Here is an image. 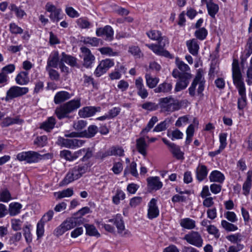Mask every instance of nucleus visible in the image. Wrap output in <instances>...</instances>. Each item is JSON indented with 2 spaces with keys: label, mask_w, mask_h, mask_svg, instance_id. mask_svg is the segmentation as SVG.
<instances>
[{
  "label": "nucleus",
  "mask_w": 252,
  "mask_h": 252,
  "mask_svg": "<svg viewBox=\"0 0 252 252\" xmlns=\"http://www.w3.org/2000/svg\"><path fill=\"white\" fill-rule=\"evenodd\" d=\"M180 225L187 229H193L196 227V222L190 218L182 219L180 221Z\"/></svg>",
  "instance_id": "473e14b6"
},
{
  "label": "nucleus",
  "mask_w": 252,
  "mask_h": 252,
  "mask_svg": "<svg viewBox=\"0 0 252 252\" xmlns=\"http://www.w3.org/2000/svg\"><path fill=\"white\" fill-rule=\"evenodd\" d=\"M84 141L78 139H65L59 137L57 141V144L61 146L70 149H74L83 145Z\"/></svg>",
  "instance_id": "ddd939ff"
},
{
  "label": "nucleus",
  "mask_w": 252,
  "mask_h": 252,
  "mask_svg": "<svg viewBox=\"0 0 252 252\" xmlns=\"http://www.w3.org/2000/svg\"><path fill=\"white\" fill-rule=\"evenodd\" d=\"M98 131V128L95 125L90 126L87 130L80 132H72L64 135L66 137H86L92 138L94 137Z\"/></svg>",
  "instance_id": "9b49d317"
},
{
  "label": "nucleus",
  "mask_w": 252,
  "mask_h": 252,
  "mask_svg": "<svg viewBox=\"0 0 252 252\" xmlns=\"http://www.w3.org/2000/svg\"><path fill=\"white\" fill-rule=\"evenodd\" d=\"M46 10L50 13L49 17L53 22H58L61 18L60 17L62 9L57 8L55 5L51 2H47L45 5Z\"/></svg>",
  "instance_id": "dca6fc26"
},
{
  "label": "nucleus",
  "mask_w": 252,
  "mask_h": 252,
  "mask_svg": "<svg viewBox=\"0 0 252 252\" xmlns=\"http://www.w3.org/2000/svg\"><path fill=\"white\" fill-rule=\"evenodd\" d=\"M176 63L178 68L182 71L181 72H187V71L189 69L188 64L178 59L176 60Z\"/></svg>",
  "instance_id": "0e129e2a"
},
{
  "label": "nucleus",
  "mask_w": 252,
  "mask_h": 252,
  "mask_svg": "<svg viewBox=\"0 0 252 252\" xmlns=\"http://www.w3.org/2000/svg\"><path fill=\"white\" fill-rule=\"evenodd\" d=\"M73 194V190L72 189L68 188L62 191L55 192V196H57L58 199H61L64 197H70Z\"/></svg>",
  "instance_id": "ea45409f"
},
{
  "label": "nucleus",
  "mask_w": 252,
  "mask_h": 252,
  "mask_svg": "<svg viewBox=\"0 0 252 252\" xmlns=\"http://www.w3.org/2000/svg\"><path fill=\"white\" fill-rule=\"evenodd\" d=\"M17 159L20 161H26L28 163H33L40 160L41 156L34 151L23 152L17 155Z\"/></svg>",
  "instance_id": "9d476101"
},
{
  "label": "nucleus",
  "mask_w": 252,
  "mask_h": 252,
  "mask_svg": "<svg viewBox=\"0 0 252 252\" xmlns=\"http://www.w3.org/2000/svg\"><path fill=\"white\" fill-rule=\"evenodd\" d=\"M170 149L173 156L177 159H182L184 158V153L181 151L179 146L174 144Z\"/></svg>",
  "instance_id": "4c0bfd02"
},
{
  "label": "nucleus",
  "mask_w": 252,
  "mask_h": 252,
  "mask_svg": "<svg viewBox=\"0 0 252 252\" xmlns=\"http://www.w3.org/2000/svg\"><path fill=\"white\" fill-rule=\"evenodd\" d=\"M59 54L57 51L52 52L47 60L46 67L57 68L59 63Z\"/></svg>",
  "instance_id": "a878e982"
},
{
  "label": "nucleus",
  "mask_w": 252,
  "mask_h": 252,
  "mask_svg": "<svg viewBox=\"0 0 252 252\" xmlns=\"http://www.w3.org/2000/svg\"><path fill=\"white\" fill-rule=\"evenodd\" d=\"M232 78L233 83L238 90L239 94L241 96L238 100V107L239 109H243L247 104L246 89L239 63L236 60H234L232 63Z\"/></svg>",
  "instance_id": "f03ea898"
},
{
  "label": "nucleus",
  "mask_w": 252,
  "mask_h": 252,
  "mask_svg": "<svg viewBox=\"0 0 252 252\" xmlns=\"http://www.w3.org/2000/svg\"><path fill=\"white\" fill-rule=\"evenodd\" d=\"M184 239L189 244L197 248H200L203 245V240L200 234L197 231H190L185 235Z\"/></svg>",
  "instance_id": "f8f14e48"
},
{
  "label": "nucleus",
  "mask_w": 252,
  "mask_h": 252,
  "mask_svg": "<svg viewBox=\"0 0 252 252\" xmlns=\"http://www.w3.org/2000/svg\"><path fill=\"white\" fill-rule=\"evenodd\" d=\"M9 26L10 32L12 34H22L23 32V30L15 23H11Z\"/></svg>",
  "instance_id": "8fccbe9b"
},
{
  "label": "nucleus",
  "mask_w": 252,
  "mask_h": 252,
  "mask_svg": "<svg viewBox=\"0 0 252 252\" xmlns=\"http://www.w3.org/2000/svg\"><path fill=\"white\" fill-rule=\"evenodd\" d=\"M172 88V84L171 82L164 81L158 85L154 91L155 93L168 94L170 93Z\"/></svg>",
  "instance_id": "bb28decb"
},
{
  "label": "nucleus",
  "mask_w": 252,
  "mask_h": 252,
  "mask_svg": "<svg viewBox=\"0 0 252 252\" xmlns=\"http://www.w3.org/2000/svg\"><path fill=\"white\" fill-rule=\"evenodd\" d=\"M56 123V119L54 117H50L40 125V128L46 131H50L54 127Z\"/></svg>",
  "instance_id": "c756f323"
},
{
  "label": "nucleus",
  "mask_w": 252,
  "mask_h": 252,
  "mask_svg": "<svg viewBox=\"0 0 252 252\" xmlns=\"http://www.w3.org/2000/svg\"><path fill=\"white\" fill-rule=\"evenodd\" d=\"M111 154L112 156H123L124 151L123 149L120 147H112L110 148Z\"/></svg>",
  "instance_id": "680f3d73"
},
{
  "label": "nucleus",
  "mask_w": 252,
  "mask_h": 252,
  "mask_svg": "<svg viewBox=\"0 0 252 252\" xmlns=\"http://www.w3.org/2000/svg\"><path fill=\"white\" fill-rule=\"evenodd\" d=\"M169 120L165 119L164 121L158 124L154 128V132H160L165 130L168 127Z\"/></svg>",
  "instance_id": "c03bdc74"
},
{
  "label": "nucleus",
  "mask_w": 252,
  "mask_h": 252,
  "mask_svg": "<svg viewBox=\"0 0 252 252\" xmlns=\"http://www.w3.org/2000/svg\"><path fill=\"white\" fill-rule=\"evenodd\" d=\"M158 121V117L156 116H153L150 120L146 127L142 129L140 134H143L146 133H148L150 130L153 127L155 124Z\"/></svg>",
  "instance_id": "a19ab883"
},
{
  "label": "nucleus",
  "mask_w": 252,
  "mask_h": 252,
  "mask_svg": "<svg viewBox=\"0 0 252 252\" xmlns=\"http://www.w3.org/2000/svg\"><path fill=\"white\" fill-rule=\"evenodd\" d=\"M125 197V193L122 190L118 189L117 190L115 195L113 197V202L117 205L119 204L120 200H124Z\"/></svg>",
  "instance_id": "49530a36"
},
{
  "label": "nucleus",
  "mask_w": 252,
  "mask_h": 252,
  "mask_svg": "<svg viewBox=\"0 0 252 252\" xmlns=\"http://www.w3.org/2000/svg\"><path fill=\"white\" fill-rule=\"evenodd\" d=\"M147 35L151 39L158 41V44L146 45L154 53L158 56H163L169 59L173 58V56L168 51L164 49L166 43H168V42L165 37L161 36V33L159 31L151 30L147 32Z\"/></svg>",
  "instance_id": "f257e3e1"
},
{
  "label": "nucleus",
  "mask_w": 252,
  "mask_h": 252,
  "mask_svg": "<svg viewBox=\"0 0 252 252\" xmlns=\"http://www.w3.org/2000/svg\"><path fill=\"white\" fill-rule=\"evenodd\" d=\"M186 45L190 54L193 56H196L198 54L199 47L198 41L196 39L194 38L188 40L186 42Z\"/></svg>",
  "instance_id": "cd10ccee"
},
{
  "label": "nucleus",
  "mask_w": 252,
  "mask_h": 252,
  "mask_svg": "<svg viewBox=\"0 0 252 252\" xmlns=\"http://www.w3.org/2000/svg\"><path fill=\"white\" fill-rule=\"evenodd\" d=\"M145 78L146 85L150 89L155 88L159 81L158 77H154L149 73H146Z\"/></svg>",
  "instance_id": "72a5a7b5"
},
{
  "label": "nucleus",
  "mask_w": 252,
  "mask_h": 252,
  "mask_svg": "<svg viewBox=\"0 0 252 252\" xmlns=\"http://www.w3.org/2000/svg\"><path fill=\"white\" fill-rule=\"evenodd\" d=\"M195 173L196 180L199 182H202L207 177L208 167L203 164L199 163L195 169Z\"/></svg>",
  "instance_id": "412c9836"
},
{
  "label": "nucleus",
  "mask_w": 252,
  "mask_h": 252,
  "mask_svg": "<svg viewBox=\"0 0 252 252\" xmlns=\"http://www.w3.org/2000/svg\"><path fill=\"white\" fill-rule=\"evenodd\" d=\"M21 121L18 117L16 118H10L7 117L4 119L3 122V126H9L11 125L18 124L21 122Z\"/></svg>",
  "instance_id": "5fc2aeb1"
},
{
  "label": "nucleus",
  "mask_w": 252,
  "mask_h": 252,
  "mask_svg": "<svg viewBox=\"0 0 252 252\" xmlns=\"http://www.w3.org/2000/svg\"><path fill=\"white\" fill-rule=\"evenodd\" d=\"M96 34L98 36L105 35V39L111 41L113 38L114 31L112 27L110 26H106L104 28H98L96 31Z\"/></svg>",
  "instance_id": "6ab92c4d"
},
{
  "label": "nucleus",
  "mask_w": 252,
  "mask_h": 252,
  "mask_svg": "<svg viewBox=\"0 0 252 252\" xmlns=\"http://www.w3.org/2000/svg\"><path fill=\"white\" fill-rule=\"evenodd\" d=\"M84 226L86 230L87 234L90 236H94L97 237L100 236V234L98 233L94 225L92 224H86Z\"/></svg>",
  "instance_id": "79ce46f5"
},
{
  "label": "nucleus",
  "mask_w": 252,
  "mask_h": 252,
  "mask_svg": "<svg viewBox=\"0 0 252 252\" xmlns=\"http://www.w3.org/2000/svg\"><path fill=\"white\" fill-rule=\"evenodd\" d=\"M108 222L113 223L116 225L118 233L122 237H128L131 236L130 232L125 228L124 222L121 215H116L114 218L109 220Z\"/></svg>",
  "instance_id": "1a4fd4ad"
},
{
  "label": "nucleus",
  "mask_w": 252,
  "mask_h": 252,
  "mask_svg": "<svg viewBox=\"0 0 252 252\" xmlns=\"http://www.w3.org/2000/svg\"><path fill=\"white\" fill-rule=\"evenodd\" d=\"M86 121L80 120L74 122L73 127L77 131H81L86 126Z\"/></svg>",
  "instance_id": "864d4df0"
},
{
  "label": "nucleus",
  "mask_w": 252,
  "mask_h": 252,
  "mask_svg": "<svg viewBox=\"0 0 252 252\" xmlns=\"http://www.w3.org/2000/svg\"><path fill=\"white\" fill-rule=\"evenodd\" d=\"M88 170L87 164H80L70 169L62 181L63 185H67L81 178Z\"/></svg>",
  "instance_id": "20e7f679"
},
{
  "label": "nucleus",
  "mask_w": 252,
  "mask_h": 252,
  "mask_svg": "<svg viewBox=\"0 0 252 252\" xmlns=\"http://www.w3.org/2000/svg\"><path fill=\"white\" fill-rule=\"evenodd\" d=\"M194 34L198 39L202 40L206 37L208 32L205 28H201L196 30Z\"/></svg>",
  "instance_id": "3c124183"
},
{
  "label": "nucleus",
  "mask_w": 252,
  "mask_h": 252,
  "mask_svg": "<svg viewBox=\"0 0 252 252\" xmlns=\"http://www.w3.org/2000/svg\"><path fill=\"white\" fill-rule=\"evenodd\" d=\"M206 6L209 15L212 18H215L216 14L219 11V5L213 2L212 0H208L206 2Z\"/></svg>",
  "instance_id": "2f4dec72"
},
{
  "label": "nucleus",
  "mask_w": 252,
  "mask_h": 252,
  "mask_svg": "<svg viewBox=\"0 0 252 252\" xmlns=\"http://www.w3.org/2000/svg\"><path fill=\"white\" fill-rule=\"evenodd\" d=\"M29 91L28 87H21L17 86L11 87L7 91L5 100L9 101L15 98L20 97L27 94Z\"/></svg>",
  "instance_id": "6e6552de"
},
{
  "label": "nucleus",
  "mask_w": 252,
  "mask_h": 252,
  "mask_svg": "<svg viewBox=\"0 0 252 252\" xmlns=\"http://www.w3.org/2000/svg\"><path fill=\"white\" fill-rule=\"evenodd\" d=\"M172 75L175 78H178L175 87V92H178L187 88L189 84L191 75L188 72H181L178 70L174 69Z\"/></svg>",
  "instance_id": "0eeeda50"
},
{
  "label": "nucleus",
  "mask_w": 252,
  "mask_h": 252,
  "mask_svg": "<svg viewBox=\"0 0 252 252\" xmlns=\"http://www.w3.org/2000/svg\"><path fill=\"white\" fill-rule=\"evenodd\" d=\"M22 205L18 202L11 203L9 204V213L10 216H14L20 212Z\"/></svg>",
  "instance_id": "e433bc0d"
},
{
  "label": "nucleus",
  "mask_w": 252,
  "mask_h": 252,
  "mask_svg": "<svg viewBox=\"0 0 252 252\" xmlns=\"http://www.w3.org/2000/svg\"><path fill=\"white\" fill-rule=\"evenodd\" d=\"M158 104L162 111L170 113L179 110L181 107L179 101L171 96L159 98Z\"/></svg>",
  "instance_id": "423d86ee"
},
{
  "label": "nucleus",
  "mask_w": 252,
  "mask_h": 252,
  "mask_svg": "<svg viewBox=\"0 0 252 252\" xmlns=\"http://www.w3.org/2000/svg\"><path fill=\"white\" fill-rule=\"evenodd\" d=\"M83 153L80 160L84 162L90 159L93 156V151L90 148H83Z\"/></svg>",
  "instance_id": "603ef678"
},
{
  "label": "nucleus",
  "mask_w": 252,
  "mask_h": 252,
  "mask_svg": "<svg viewBox=\"0 0 252 252\" xmlns=\"http://www.w3.org/2000/svg\"><path fill=\"white\" fill-rule=\"evenodd\" d=\"M114 60L110 59H106L100 62L95 70L94 74L95 76L99 77L105 73L108 69L114 66Z\"/></svg>",
  "instance_id": "4468645a"
},
{
  "label": "nucleus",
  "mask_w": 252,
  "mask_h": 252,
  "mask_svg": "<svg viewBox=\"0 0 252 252\" xmlns=\"http://www.w3.org/2000/svg\"><path fill=\"white\" fill-rule=\"evenodd\" d=\"M46 70L48 72L49 77L51 80H58L59 79L60 74L57 71L48 67H46Z\"/></svg>",
  "instance_id": "13d9d810"
},
{
  "label": "nucleus",
  "mask_w": 252,
  "mask_h": 252,
  "mask_svg": "<svg viewBox=\"0 0 252 252\" xmlns=\"http://www.w3.org/2000/svg\"><path fill=\"white\" fill-rule=\"evenodd\" d=\"M100 110V107L86 106L79 110L78 115L81 118H88L94 116Z\"/></svg>",
  "instance_id": "a211bd4d"
},
{
  "label": "nucleus",
  "mask_w": 252,
  "mask_h": 252,
  "mask_svg": "<svg viewBox=\"0 0 252 252\" xmlns=\"http://www.w3.org/2000/svg\"><path fill=\"white\" fill-rule=\"evenodd\" d=\"M148 218L152 220L158 217L159 214L158 208L157 205V200L152 198L148 204Z\"/></svg>",
  "instance_id": "aec40b11"
},
{
  "label": "nucleus",
  "mask_w": 252,
  "mask_h": 252,
  "mask_svg": "<svg viewBox=\"0 0 252 252\" xmlns=\"http://www.w3.org/2000/svg\"><path fill=\"white\" fill-rule=\"evenodd\" d=\"M227 239L233 243H237L240 242L242 240V236L240 233L230 235L227 237Z\"/></svg>",
  "instance_id": "bf43d9fd"
},
{
  "label": "nucleus",
  "mask_w": 252,
  "mask_h": 252,
  "mask_svg": "<svg viewBox=\"0 0 252 252\" xmlns=\"http://www.w3.org/2000/svg\"><path fill=\"white\" fill-rule=\"evenodd\" d=\"M66 14L71 18L78 17L79 14L72 7H66L65 8Z\"/></svg>",
  "instance_id": "774afa93"
},
{
  "label": "nucleus",
  "mask_w": 252,
  "mask_h": 252,
  "mask_svg": "<svg viewBox=\"0 0 252 252\" xmlns=\"http://www.w3.org/2000/svg\"><path fill=\"white\" fill-rule=\"evenodd\" d=\"M207 231L210 234L214 235L215 237L217 238L220 237L219 231L214 225H209V226H208Z\"/></svg>",
  "instance_id": "69168bd1"
},
{
  "label": "nucleus",
  "mask_w": 252,
  "mask_h": 252,
  "mask_svg": "<svg viewBox=\"0 0 252 252\" xmlns=\"http://www.w3.org/2000/svg\"><path fill=\"white\" fill-rule=\"evenodd\" d=\"M209 180L211 182L222 183L225 179L224 175L218 170H214L210 174Z\"/></svg>",
  "instance_id": "c85d7f7f"
},
{
  "label": "nucleus",
  "mask_w": 252,
  "mask_h": 252,
  "mask_svg": "<svg viewBox=\"0 0 252 252\" xmlns=\"http://www.w3.org/2000/svg\"><path fill=\"white\" fill-rule=\"evenodd\" d=\"M141 107L144 110L153 111L157 110L158 108V106L154 102L147 101L142 104Z\"/></svg>",
  "instance_id": "09e8293b"
},
{
  "label": "nucleus",
  "mask_w": 252,
  "mask_h": 252,
  "mask_svg": "<svg viewBox=\"0 0 252 252\" xmlns=\"http://www.w3.org/2000/svg\"><path fill=\"white\" fill-rule=\"evenodd\" d=\"M205 80L202 74L198 72L193 80L189 88V93L191 96H194L196 94V90L197 94L200 97L203 96V92L205 88Z\"/></svg>",
  "instance_id": "39448f33"
},
{
  "label": "nucleus",
  "mask_w": 252,
  "mask_h": 252,
  "mask_svg": "<svg viewBox=\"0 0 252 252\" xmlns=\"http://www.w3.org/2000/svg\"><path fill=\"white\" fill-rule=\"evenodd\" d=\"M61 61L65 62L71 66L77 65V59L75 57L66 54L64 52L62 53Z\"/></svg>",
  "instance_id": "f704fd0d"
},
{
  "label": "nucleus",
  "mask_w": 252,
  "mask_h": 252,
  "mask_svg": "<svg viewBox=\"0 0 252 252\" xmlns=\"http://www.w3.org/2000/svg\"><path fill=\"white\" fill-rule=\"evenodd\" d=\"M67 230L82 224L83 219L82 217H71L63 222Z\"/></svg>",
  "instance_id": "b1692460"
},
{
  "label": "nucleus",
  "mask_w": 252,
  "mask_h": 252,
  "mask_svg": "<svg viewBox=\"0 0 252 252\" xmlns=\"http://www.w3.org/2000/svg\"><path fill=\"white\" fill-rule=\"evenodd\" d=\"M128 52L132 54L135 58H140L142 55L141 50L137 46H131L128 48Z\"/></svg>",
  "instance_id": "37998d69"
},
{
  "label": "nucleus",
  "mask_w": 252,
  "mask_h": 252,
  "mask_svg": "<svg viewBox=\"0 0 252 252\" xmlns=\"http://www.w3.org/2000/svg\"><path fill=\"white\" fill-rule=\"evenodd\" d=\"M135 85L138 96L142 99L146 98L149 95V93L144 86L143 80L141 77H139L135 80Z\"/></svg>",
  "instance_id": "f3484780"
},
{
  "label": "nucleus",
  "mask_w": 252,
  "mask_h": 252,
  "mask_svg": "<svg viewBox=\"0 0 252 252\" xmlns=\"http://www.w3.org/2000/svg\"><path fill=\"white\" fill-rule=\"evenodd\" d=\"M60 157L64 158L66 160L72 161L75 160L74 158V154L71 151L67 150L61 151L60 152Z\"/></svg>",
  "instance_id": "de8ad7c7"
},
{
  "label": "nucleus",
  "mask_w": 252,
  "mask_h": 252,
  "mask_svg": "<svg viewBox=\"0 0 252 252\" xmlns=\"http://www.w3.org/2000/svg\"><path fill=\"white\" fill-rule=\"evenodd\" d=\"M22 221L19 219H13L11 220V226L14 231H18L21 229Z\"/></svg>",
  "instance_id": "338daca9"
},
{
  "label": "nucleus",
  "mask_w": 252,
  "mask_h": 252,
  "mask_svg": "<svg viewBox=\"0 0 252 252\" xmlns=\"http://www.w3.org/2000/svg\"><path fill=\"white\" fill-rule=\"evenodd\" d=\"M72 95L66 91H60L56 93L54 96V101L59 104L70 99Z\"/></svg>",
  "instance_id": "393cba45"
},
{
  "label": "nucleus",
  "mask_w": 252,
  "mask_h": 252,
  "mask_svg": "<svg viewBox=\"0 0 252 252\" xmlns=\"http://www.w3.org/2000/svg\"><path fill=\"white\" fill-rule=\"evenodd\" d=\"M11 194L7 189L0 191V201L7 202L11 199Z\"/></svg>",
  "instance_id": "6e6d98bb"
},
{
  "label": "nucleus",
  "mask_w": 252,
  "mask_h": 252,
  "mask_svg": "<svg viewBox=\"0 0 252 252\" xmlns=\"http://www.w3.org/2000/svg\"><path fill=\"white\" fill-rule=\"evenodd\" d=\"M81 106V98L71 99L57 107L55 114L59 120L70 118V114Z\"/></svg>",
  "instance_id": "7ed1b4c3"
},
{
  "label": "nucleus",
  "mask_w": 252,
  "mask_h": 252,
  "mask_svg": "<svg viewBox=\"0 0 252 252\" xmlns=\"http://www.w3.org/2000/svg\"><path fill=\"white\" fill-rule=\"evenodd\" d=\"M67 231V229L63 222L60 225L57 227L54 231V234L56 236H60L62 235L64 232Z\"/></svg>",
  "instance_id": "e2e57ef3"
},
{
  "label": "nucleus",
  "mask_w": 252,
  "mask_h": 252,
  "mask_svg": "<svg viewBox=\"0 0 252 252\" xmlns=\"http://www.w3.org/2000/svg\"><path fill=\"white\" fill-rule=\"evenodd\" d=\"M222 227L227 231H234L238 229V227L225 220H222L221 222Z\"/></svg>",
  "instance_id": "a18cd8bd"
},
{
  "label": "nucleus",
  "mask_w": 252,
  "mask_h": 252,
  "mask_svg": "<svg viewBox=\"0 0 252 252\" xmlns=\"http://www.w3.org/2000/svg\"><path fill=\"white\" fill-rule=\"evenodd\" d=\"M28 71H21L16 77L15 81L20 85H27L30 81Z\"/></svg>",
  "instance_id": "7c9ffc66"
},
{
  "label": "nucleus",
  "mask_w": 252,
  "mask_h": 252,
  "mask_svg": "<svg viewBox=\"0 0 252 252\" xmlns=\"http://www.w3.org/2000/svg\"><path fill=\"white\" fill-rule=\"evenodd\" d=\"M147 181L148 188L151 190H157L162 187V183L158 177H150L147 179Z\"/></svg>",
  "instance_id": "5701e85b"
},
{
  "label": "nucleus",
  "mask_w": 252,
  "mask_h": 252,
  "mask_svg": "<svg viewBox=\"0 0 252 252\" xmlns=\"http://www.w3.org/2000/svg\"><path fill=\"white\" fill-rule=\"evenodd\" d=\"M47 140V137L46 136H38L34 140V144L39 147H43L46 145Z\"/></svg>",
  "instance_id": "052dcab7"
},
{
  "label": "nucleus",
  "mask_w": 252,
  "mask_h": 252,
  "mask_svg": "<svg viewBox=\"0 0 252 252\" xmlns=\"http://www.w3.org/2000/svg\"><path fill=\"white\" fill-rule=\"evenodd\" d=\"M167 135L171 137L172 140H174L175 139H182L184 134L180 130L176 129L171 132V136L169 133H168Z\"/></svg>",
  "instance_id": "4d7b16f0"
},
{
  "label": "nucleus",
  "mask_w": 252,
  "mask_h": 252,
  "mask_svg": "<svg viewBox=\"0 0 252 252\" xmlns=\"http://www.w3.org/2000/svg\"><path fill=\"white\" fill-rule=\"evenodd\" d=\"M98 51L102 55L110 57L117 56L118 52L114 51L112 48L109 47H103L98 49Z\"/></svg>",
  "instance_id": "58836bf2"
},
{
  "label": "nucleus",
  "mask_w": 252,
  "mask_h": 252,
  "mask_svg": "<svg viewBox=\"0 0 252 252\" xmlns=\"http://www.w3.org/2000/svg\"><path fill=\"white\" fill-rule=\"evenodd\" d=\"M10 10L14 12L16 17L19 19H22L24 16L26 15V13L20 7L17 6L14 4H11L9 7Z\"/></svg>",
  "instance_id": "c9c22d12"
},
{
  "label": "nucleus",
  "mask_w": 252,
  "mask_h": 252,
  "mask_svg": "<svg viewBox=\"0 0 252 252\" xmlns=\"http://www.w3.org/2000/svg\"><path fill=\"white\" fill-rule=\"evenodd\" d=\"M148 146L144 137H141L136 140V149L138 153L144 157H146L147 155Z\"/></svg>",
  "instance_id": "4be33fe9"
},
{
  "label": "nucleus",
  "mask_w": 252,
  "mask_h": 252,
  "mask_svg": "<svg viewBox=\"0 0 252 252\" xmlns=\"http://www.w3.org/2000/svg\"><path fill=\"white\" fill-rule=\"evenodd\" d=\"M83 59V65L86 68H91L95 60L94 56L92 54L90 49L84 46L80 48Z\"/></svg>",
  "instance_id": "2eb2a0df"
}]
</instances>
